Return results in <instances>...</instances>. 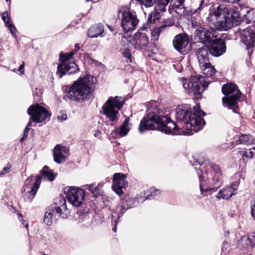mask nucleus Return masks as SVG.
Returning a JSON list of instances; mask_svg holds the SVG:
<instances>
[{
  "label": "nucleus",
  "mask_w": 255,
  "mask_h": 255,
  "mask_svg": "<svg viewBox=\"0 0 255 255\" xmlns=\"http://www.w3.org/2000/svg\"><path fill=\"white\" fill-rule=\"evenodd\" d=\"M146 107V116L140 121L139 126L140 132L157 128L167 134H192V131L200 130L205 124L202 118L205 113L199 110V104L194 107L193 113L189 105L178 106L176 110L177 124L168 117L163 115V112L158 108L156 102L149 103Z\"/></svg>",
  "instance_id": "nucleus-1"
},
{
  "label": "nucleus",
  "mask_w": 255,
  "mask_h": 255,
  "mask_svg": "<svg viewBox=\"0 0 255 255\" xmlns=\"http://www.w3.org/2000/svg\"><path fill=\"white\" fill-rule=\"evenodd\" d=\"M195 162L202 166H206L207 171L203 172L200 169V172L197 170V174L200 181V189L201 194L206 196V192L209 191H216L222 184L221 171L218 165L213 164L208 160L205 159L203 153L193 156Z\"/></svg>",
  "instance_id": "nucleus-2"
},
{
  "label": "nucleus",
  "mask_w": 255,
  "mask_h": 255,
  "mask_svg": "<svg viewBox=\"0 0 255 255\" xmlns=\"http://www.w3.org/2000/svg\"><path fill=\"white\" fill-rule=\"evenodd\" d=\"M96 79L93 76L86 75L80 77L65 89L64 98L66 100L82 102L88 100L94 90Z\"/></svg>",
  "instance_id": "nucleus-3"
},
{
  "label": "nucleus",
  "mask_w": 255,
  "mask_h": 255,
  "mask_svg": "<svg viewBox=\"0 0 255 255\" xmlns=\"http://www.w3.org/2000/svg\"><path fill=\"white\" fill-rule=\"evenodd\" d=\"M125 103V98L122 97H110L103 105L102 109L103 114L108 120V125L114 126L119 117V111L123 107Z\"/></svg>",
  "instance_id": "nucleus-4"
},
{
  "label": "nucleus",
  "mask_w": 255,
  "mask_h": 255,
  "mask_svg": "<svg viewBox=\"0 0 255 255\" xmlns=\"http://www.w3.org/2000/svg\"><path fill=\"white\" fill-rule=\"evenodd\" d=\"M222 92L226 96L222 98L223 105L237 113L236 109L238 108V103L241 96L237 86L231 83L224 84L222 87Z\"/></svg>",
  "instance_id": "nucleus-5"
},
{
  "label": "nucleus",
  "mask_w": 255,
  "mask_h": 255,
  "mask_svg": "<svg viewBox=\"0 0 255 255\" xmlns=\"http://www.w3.org/2000/svg\"><path fill=\"white\" fill-rule=\"evenodd\" d=\"M185 81L186 79L184 77L178 78L179 82L182 85L184 88L189 93H193L197 98L200 96L209 85V83L205 81L204 78L199 75L192 76L187 84L185 82Z\"/></svg>",
  "instance_id": "nucleus-6"
},
{
  "label": "nucleus",
  "mask_w": 255,
  "mask_h": 255,
  "mask_svg": "<svg viewBox=\"0 0 255 255\" xmlns=\"http://www.w3.org/2000/svg\"><path fill=\"white\" fill-rule=\"evenodd\" d=\"M75 53L76 52L74 51L60 53L59 61L61 63L58 65L56 72V74L60 78H61L64 75L72 74L79 71V68L75 62H68Z\"/></svg>",
  "instance_id": "nucleus-7"
},
{
  "label": "nucleus",
  "mask_w": 255,
  "mask_h": 255,
  "mask_svg": "<svg viewBox=\"0 0 255 255\" xmlns=\"http://www.w3.org/2000/svg\"><path fill=\"white\" fill-rule=\"evenodd\" d=\"M232 8L228 7L223 4H217L211 7L207 17V24L209 27L213 28H217V24L221 22L223 20L220 19L222 15L224 18Z\"/></svg>",
  "instance_id": "nucleus-8"
},
{
  "label": "nucleus",
  "mask_w": 255,
  "mask_h": 255,
  "mask_svg": "<svg viewBox=\"0 0 255 255\" xmlns=\"http://www.w3.org/2000/svg\"><path fill=\"white\" fill-rule=\"evenodd\" d=\"M119 13H122L121 25L125 32L134 30L139 20L134 11L128 10H120Z\"/></svg>",
  "instance_id": "nucleus-9"
},
{
  "label": "nucleus",
  "mask_w": 255,
  "mask_h": 255,
  "mask_svg": "<svg viewBox=\"0 0 255 255\" xmlns=\"http://www.w3.org/2000/svg\"><path fill=\"white\" fill-rule=\"evenodd\" d=\"M41 181V175H38L36 179L34 176H30L27 178L22 186L21 191L26 192L28 198L31 202L34 198Z\"/></svg>",
  "instance_id": "nucleus-10"
},
{
  "label": "nucleus",
  "mask_w": 255,
  "mask_h": 255,
  "mask_svg": "<svg viewBox=\"0 0 255 255\" xmlns=\"http://www.w3.org/2000/svg\"><path fill=\"white\" fill-rule=\"evenodd\" d=\"M240 22L241 18L239 12L232 8L228 14L224 17L222 22H219V24H217V28L219 30H227L239 24Z\"/></svg>",
  "instance_id": "nucleus-11"
},
{
  "label": "nucleus",
  "mask_w": 255,
  "mask_h": 255,
  "mask_svg": "<svg viewBox=\"0 0 255 255\" xmlns=\"http://www.w3.org/2000/svg\"><path fill=\"white\" fill-rule=\"evenodd\" d=\"M85 191L78 188L70 186L67 188L66 197L73 206L79 207L85 200Z\"/></svg>",
  "instance_id": "nucleus-12"
},
{
  "label": "nucleus",
  "mask_w": 255,
  "mask_h": 255,
  "mask_svg": "<svg viewBox=\"0 0 255 255\" xmlns=\"http://www.w3.org/2000/svg\"><path fill=\"white\" fill-rule=\"evenodd\" d=\"M207 29L202 27H198L195 31V35L199 42L202 43H211L217 38V30L209 27Z\"/></svg>",
  "instance_id": "nucleus-13"
},
{
  "label": "nucleus",
  "mask_w": 255,
  "mask_h": 255,
  "mask_svg": "<svg viewBox=\"0 0 255 255\" xmlns=\"http://www.w3.org/2000/svg\"><path fill=\"white\" fill-rule=\"evenodd\" d=\"M27 114L35 123H41L50 116L49 112L38 104L30 106L27 109Z\"/></svg>",
  "instance_id": "nucleus-14"
},
{
  "label": "nucleus",
  "mask_w": 255,
  "mask_h": 255,
  "mask_svg": "<svg viewBox=\"0 0 255 255\" xmlns=\"http://www.w3.org/2000/svg\"><path fill=\"white\" fill-rule=\"evenodd\" d=\"M149 41V37L146 33L138 31L133 35L131 43L136 49L146 50Z\"/></svg>",
  "instance_id": "nucleus-15"
},
{
  "label": "nucleus",
  "mask_w": 255,
  "mask_h": 255,
  "mask_svg": "<svg viewBox=\"0 0 255 255\" xmlns=\"http://www.w3.org/2000/svg\"><path fill=\"white\" fill-rule=\"evenodd\" d=\"M125 174L121 173H115L113 179V190L118 195L121 196L124 194L123 188L128 186Z\"/></svg>",
  "instance_id": "nucleus-16"
},
{
  "label": "nucleus",
  "mask_w": 255,
  "mask_h": 255,
  "mask_svg": "<svg viewBox=\"0 0 255 255\" xmlns=\"http://www.w3.org/2000/svg\"><path fill=\"white\" fill-rule=\"evenodd\" d=\"M241 40L248 49L252 48L255 43V27L252 26L243 29L241 33Z\"/></svg>",
  "instance_id": "nucleus-17"
},
{
  "label": "nucleus",
  "mask_w": 255,
  "mask_h": 255,
  "mask_svg": "<svg viewBox=\"0 0 255 255\" xmlns=\"http://www.w3.org/2000/svg\"><path fill=\"white\" fill-rule=\"evenodd\" d=\"M209 46L210 50V55L214 57H219L226 52L225 42L221 38H217Z\"/></svg>",
  "instance_id": "nucleus-18"
},
{
  "label": "nucleus",
  "mask_w": 255,
  "mask_h": 255,
  "mask_svg": "<svg viewBox=\"0 0 255 255\" xmlns=\"http://www.w3.org/2000/svg\"><path fill=\"white\" fill-rule=\"evenodd\" d=\"M56 213L61 218L66 219L70 213L66 205V201L65 198L59 197L54 202V207Z\"/></svg>",
  "instance_id": "nucleus-19"
},
{
  "label": "nucleus",
  "mask_w": 255,
  "mask_h": 255,
  "mask_svg": "<svg viewBox=\"0 0 255 255\" xmlns=\"http://www.w3.org/2000/svg\"><path fill=\"white\" fill-rule=\"evenodd\" d=\"M239 184V181H236L231 186H227L222 190H220L216 195V198L218 199L228 200L234 194V192L237 190Z\"/></svg>",
  "instance_id": "nucleus-20"
},
{
  "label": "nucleus",
  "mask_w": 255,
  "mask_h": 255,
  "mask_svg": "<svg viewBox=\"0 0 255 255\" xmlns=\"http://www.w3.org/2000/svg\"><path fill=\"white\" fill-rule=\"evenodd\" d=\"M189 43L188 37L184 34L177 35L173 40V45L174 48L181 54H183L185 49Z\"/></svg>",
  "instance_id": "nucleus-21"
},
{
  "label": "nucleus",
  "mask_w": 255,
  "mask_h": 255,
  "mask_svg": "<svg viewBox=\"0 0 255 255\" xmlns=\"http://www.w3.org/2000/svg\"><path fill=\"white\" fill-rule=\"evenodd\" d=\"M68 154L69 149L66 146L57 144L55 147L53 152L54 160L58 164L61 163L65 160Z\"/></svg>",
  "instance_id": "nucleus-22"
},
{
  "label": "nucleus",
  "mask_w": 255,
  "mask_h": 255,
  "mask_svg": "<svg viewBox=\"0 0 255 255\" xmlns=\"http://www.w3.org/2000/svg\"><path fill=\"white\" fill-rule=\"evenodd\" d=\"M196 55L199 65L205 64L210 61V50L209 45H204L198 49Z\"/></svg>",
  "instance_id": "nucleus-23"
},
{
  "label": "nucleus",
  "mask_w": 255,
  "mask_h": 255,
  "mask_svg": "<svg viewBox=\"0 0 255 255\" xmlns=\"http://www.w3.org/2000/svg\"><path fill=\"white\" fill-rule=\"evenodd\" d=\"M255 245V233H253L244 236L239 242V247L247 249L248 247H253Z\"/></svg>",
  "instance_id": "nucleus-24"
},
{
  "label": "nucleus",
  "mask_w": 255,
  "mask_h": 255,
  "mask_svg": "<svg viewBox=\"0 0 255 255\" xmlns=\"http://www.w3.org/2000/svg\"><path fill=\"white\" fill-rule=\"evenodd\" d=\"M104 27L102 24H97L91 26L88 29V35L91 38H96L99 36L103 37Z\"/></svg>",
  "instance_id": "nucleus-25"
},
{
  "label": "nucleus",
  "mask_w": 255,
  "mask_h": 255,
  "mask_svg": "<svg viewBox=\"0 0 255 255\" xmlns=\"http://www.w3.org/2000/svg\"><path fill=\"white\" fill-rule=\"evenodd\" d=\"M129 118H126L123 124L119 128L116 129V132L119 134L121 136L126 135L130 129L129 128Z\"/></svg>",
  "instance_id": "nucleus-26"
},
{
  "label": "nucleus",
  "mask_w": 255,
  "mask_h": 255,
  "mask_svg": "<svg viewBox=\"0 0 255 255\" xmlns=\"http://www.w3.org/2000/svg\"><path fill=\"white\" fill-rule=\"evenodd\" d=\"M200 67L202 69L203 74L207 77L212 76L216 71L214 67L210 62L206 63L205 64L201 65Z\"/></svg>",
  "instance_id": "nucleus-27"
},
{
  "label": "nucleus",
  "mask_w": 255,
  "mask_h": 255,
  "mask_svg": "<svg viewBox=\"0 0 255 255\" xmlns=\"http://www.w3.org/2000/svg\"><path fill=\"white\" fill-rule=\"evenodd\" d=\"M169 1L167 0H157L154 8V12L157 14H160L161 12L166 10V7Z\"/></svg>",
  "instance_id": "nucleus-28"
},
{
  "label": "nucleus",
  "mask_w": 255,
  "mask_h": 255,
  "mask_svg": "<svg viewBox=\"0 0 255 255\" xmlns=\"http://www.w3.org/2000/svg\"><path fill=\"white\" fill-rule=\"evenodd\" d=\"M237 142L245 145L255 144V137L250 134H242L240 136Z\"/></svg>",
  "instance_id": "nucleus-29"
},
{
  "label": "nucleus",
  "mask_w": 255,
  "mask_h": 255,
  "mask_svg": "<svg viewBox=\"0 0 255 255\" xmlns=\"http://www.w3.org/2000/svg\"><path fill=\"white\" fill-rule=\"evenodd\" d=\"M244 22L246 23H255V9H251L247 11L246 14L242 17V22Z\"/></svg>",
  "instance_id": "nucleus-30"
},
{
  "label": "nucleus",
  "mask_w": 255,
  "mask_h": 255,
  "mask_svg": "<svg viewBox=\"0 0 255 255\" xmlns=\"http://www.w3.org/2000/svg\"><path fill=\"white\" fill-rule=\"evenodd\" d=\"M41 175L47 178L49 181H53L56 175L54 174L51 170H49L47 166L43 167L42 170L40 171Z\"/></svg>",
  "instance_id": "nucleus-31"
},
{
  "label": "nucleus",
  "mask_w": 255,
  "mask_h": 255,
  "mask_svg": "<svg viewBox=\"0 0 255 255\" xmlns=\"http://www.w3.org/2000/svg\"><path fill=\"white\" fill-rule=\"evenodd\" d=\"M168 26V25L162 24L159 27H154L151 31V35L154 37L155 39L157 40L161 32Z\"/></svg>",
  "instance_id": "nucleus-32"
},
{
  "label": "nucleus",
  "mask_w": 255,
  "mask_h": 255,
  "mask_svg": "<svg viewBox=\"0 0 255 255\" xmlns=\"http://www.w3.org/2000/svg\"><path fill=\"white\" fill-rule=\"evenodd\" d=\"M53 212L51 210L47 211L43 218L44 222L47 225L50 226L52 224Z\"/></svg>",
  "instance_id": "nucleus-33"
},
{
  "label": "nucleus",
  "mask_w": 255,
  "mask_h": 255,
  "mask_svg": "<svg viewBox=\"0 0 255 255\" xmlns=\"http://www.w3.org/2000/svg\"><path fill=\"white\" fill-rule=\"evenodd\" d=\"M5 26L6 28H7L9 29L10 33L11 34V35H13V37L16 39L17 38V36L16 35L17 30L14 25L13 24L12 21H11L10 22H7L6 23V25Z\"/></svg>",
  "instance_id": "nucleus-34"
},
{
  "label": "nucleus",
  "mask_w": 255,
  "mask_h": 255,
  "mask_svg": "<svg viewBox=\"0 0 255 255\" xmlns=\"http://www.w3.org/2000/svg\"><path fill=\"white\" fill-rule=\"evenodd\" d=\"M161 14H157L154 11L151 12L147 18V23H154L155 22L156 19H158L160 18Z\"/></svg>",
  "instance_id": "nucleus-35"
},
{
  "label": "nucleus",
  "mask_w": 255,
  "mask_h": 255,
  "mask_svg": "<svg viewBox=\"0 0 255 255\" xmlns=\"http://www.w3.org/2000/svg\"><path fill=\"white\" fill-rule=\"evenodd\" d=\"M159 193L158 190H156L154 188H150L148 191H147L145 194L147 195L145 199H151L156 195Z\"/></svg>",
  "instance_id": "nucleus-36"
},
{
  "label": "nucleus",
  "mask_w": 255,
  "mask_h": 255,
  "mask_svg": "<svg viewBox=\"0 0 255 255\" xmlns=\"http://www.w3.org/2000/svg\"><path fill=\"white\" fill-rule=\"evenodd\" d=\"M123 200L126 203L127 208H131L135 202V200L132 198H129L128 196H125Z\"/></svg>",
  "instance_id": "nucleus-37"
},
{
  "label": "nucleus",
  "mask_w": 255,
  "mask_h": 255,
  "mask_svg": "<svg viewBox=\"0 0 255 255\" xmlns=\"http://www.w3.org/2000/svg\"><path fill=\"white\" fill-rule=\"evenodd\" d=\"M123 55L127 59L128 62H132L131 54L128 49H125L123 52Z\"/></svg>",
  "instance_id": "nucleus-38"
},
{
  "label": "nucleus",
  "mask_w": 255,
  "mask_h": 255,
  "mask_svg": "<svg viewBox=\"0 0 255 255\" xmlns=\"http://www.w3.org/2000/svg\"><path fill=\"white\" fill-rule=\"evenodd\" d=\"M1 17L3 21L4 22L5 25H6V23L7 22H10L11 20L10 17L8 15V13L7 11H4L2 12L1 14Z\"/></svg>",
  "instance_id": "nucleus-39"
},
{
  "label": "nucleus",
  "mask_w": 255,
  "mask_h": 255,
  "mask_svg": "<svg viewBox=\"0 0 255 255\" xmlns=\"http://www.w3.org/2000/svg\"><path fill=\"white\" fill-rule=\"evenodd\" d=\"M11 168V165L9 163L7 164L6 167L3 168L2 170L0 171V176H1L5 173H8L10 171Z\"/></svg>",
  "instance_id": "nucleus-40"
},
{
  "label": "nucleus",
  "mask_w": 255,
  "mask_h": 255,
  "mask_svg": "<svg viewBox=\"0 0 255 255\" xmlns=\"http://www.w3.org/2000/svg\"><path fill=\"white\" fill-rule=\"evenodd\" d=\"M251 208L252 216L254 218L255 221V199L251 201Z\"/></svg>",
  "instance_id": "nucleus-41"
},
{
  "label": "nucleus",
  "mask_w": 255,
  "mask_h": 255,
  "mask_svg": "<svg viewBox=\"0 0 255 255\" xmlns=\"http://www.w3.org/2000/svg\"><path fill=\"white\" fill-rule=\"evenodd\" d=\"M88 190L91 192V193L94 195L95 192L96 191L97 187H95L94 184H92L90 185H86L85 186Z\"/></svg>",
  "instance_id": "nucleus-42"
},
{
  "label": "nucleus",
  "mask_w": 255,
  "mask_h": 255,
  "mask_svg": "<svg viewBox=\"0 0 255 255\" xmlns=\"http://www.w3.org/2000/svg\"><path fill=\"white\" fill-rule=\"evenodd\" d=\"M30 128H28L26 127L25 128V129H24V132H23V136L20 138V141L21 142H23V141L25 140V138H27V134L28 133V132H29V130Z\"/></svg>",
  "instance_id": "nucleus-43"
},
{
  "label": "nucleus",
  "mask_w": 255,
  "mask_h": 255,
  "mask_svg": "<svg viewBox=\"0 0 255 255\" xmlns=\"http://www.w3.org/2000/svg\"><path fill=\"white\" fill-rule=\"evenodd\" d=\"M121 214H122V215L128 208H127V205L126 204V203L125 202V201L123 200H122V205L121 206Z\"/></svg>",
  "instance_id": "nucleus-44"
},
{
  "label": "nucleus",
  "mask_w": 255,
  "mask_h": 255,
  "mask_svg": "<svg viewBox=\"0 0 255 255\" xmlns=\"http://www.w3.org/2000/svg\"><path fill=\"white\" fill-rule=\"evenodd\" d=\"M67 118V114L64 113V112H61L60 113V115H59L58 116V119L59 120H62V121H63V120H66Z\"/></svg>",
  "instance_id": "nucleus-45"
},
{
  "label": "nucleus",
  "mask_w": 255,
  "mask_h": 255,
  "mask_svg": "<svg viewBox=\"0 0 255 255\" xmlns=\"http://www.w3.org/2000/svg\"><path fill=\"white\" fill-rule=\"evenodd\" d=\"M242 156L244 157L245 156L247 158H251L253 156V152L252 151H250L248 153L245 151L242 154Z\"/></svg>",
  "instance_id": "nucleus-46"
},
{
  "label": "nucleus",
  "mask_w": 255,
  "mask_h": 255,
  "mask_svg": "<svg viewBox=\"0 0 255 255\" xmlns=\"http://www.w3.org/2000/svg\"><path fill=\"white\" fill-rule=\"evenodd\" d=\"M24 65H25L24 62L22 61V64L20 65L19 68L17 70L20 73L21 75L24 74Z\"/></svg>",
  "instance_id": "nucleus-47"
},
{
  "label": "nucleus",
  "mask_w": 255,
  "mask_h": 255,
  "mask_svg": "<svg viewBox=\"0 0 255 255\" xmlns=\"http://www.w3.org/2000/svg\"><path fill=\"white\" fill-rule=\"evenodd\" d=\"M221 1L223 2H226L229 3H237L240 1L241 0H220Z\"/></svg>",
  "instance_id": "nucleus-48"
},
{
  "label": "nucleus",
  "mask_w": 255,
  "mask_h": 255,
  "mask_svg": "<svg viewBox=\"0 0 255 255\" xmlns=\"http://www.w3.org/2000/svg\"><path fill=\"white\" fill-rule=\"evenodd\" d=\"M114 216L112 215V224L114 223L115 225V227L114 228H113V231L115 232H116V226H117V221H116V220H114Z\"/></svg>",
  "instance_id": "nucleus-49"
},
{
  "label": "nucleus",
  "mask_w": 255,
  "mask_h": 255,
  "mask_svg": "<svg viewBox=\"0 0 255 255\" xmlns=\"http://www.w3.org/2000/svg\"><path fill=\"white\" fill-rule=\"evenodd\" d=\"M18 216H19V217H18L19 220L20 221H22V220L23 221H22V224H23V225H24V222L25 221H24V220H23V217H22V214H20V213H18Z\"/></svg>",
  "instance_id": "nucleus-50"
},
{
  "label": "nucleus",
  "mask_w": 255,
  "mask_h": 255,
  "mask_svg": "<svg viewBox=\"0 0 255 255\" xmlns=\"http://www.w3.org/2000/svg\"><path fill=\"white\" fill-rule=\"evenodd\" d=\"M101 132L99 130H97L95 133H94V136L95 137H98L100 135Z\"/></svg>",
  "instance_id": "nucleus-51"
},
{
  "label": "nucleus",
  "mask_w": 255,
  "mask_h": 255,
  "mask_svg": "<svg viewBox=\"0 0 255 255\" xmlns=\"http://www.w3.org/2000/svg\"><path fill=\"white\" fill-rule=\"evenodd\" d=\"M75 48H76V52L80 49V45L79 44L77 43L75 45Z\"/></svg>",
  "instance_id": "nucleus-52"
},
{
  "label": "nucleus",
  "mask_w": 255,
  "mask_h": 255,
  "mask_svg": "<svg viewBox=\"0 0 255 255\" xmlns=\"http://www.w3.org/2000/svg\"><path fill=\"white\" fill-rule=\"evenodd\" d=\"M30 120H32L31 119H30L29 122L27 124V128H28L29 127H30L31 126V122Z\"/></svg>",
  "instance_id": "nucleus-53"
},
{
  "label": "nucleus",
  "mask_w": 255,
  "mask_h": 255,
  "mask_svg": "<svg viewBox=\"0 0 255 255\" xmlns=\"http://www.w3.org/2000/svg\"><path fill=\"white\" fill-rule=\"evenodd\" d=\"M108 28H109V29L111 31H114V28L112 27L111 26L108 25Z\"/></svg>",
  "instance_id": "nucleus-54"
},
{
  "label": "nucleus",
  "mask_w": 255,
  "mask_h": 255,
  "mask_svg": "<svg viewBox=\"0 0 255 255\" xmlns=\"http://www.w3.org/2000/svg\"><path fill=\"white\" fill-rule=\"evenodd\" d=\"M24 225H25V228L28 230V224L26 223Z\"/></svg>",
  "instance_id": "nucleus-55"
},
{
  "label": "nucleus",
  "mask_w": 255,
  "mask_h": 255,
  "mask_svg": "<svg viewBox=\"0 0 255 255\" xmlns=\"http://www.w3.org/2000/svg\"><path fill=\"white\" fill-rule=\"evenodd\" d=\"M192 164L193 165H196L195 163H194L193 164Z\"/></svg>",
  "instance_id": "nucleus-56"
},
{
  "label": "nucleus",
  "mask_w": 255,
  "mask_h": 255,
  "mask_svg": "<svg viewBox=\"0 0 255 255\" xmlns=\"http://www.w3.org/2000/svg\"><path fill=\"white\" fill-rule=\"evenodd\" d=\"M252 149H254V150H255V147H253V148H252Z\"/></svg>",
  "instance_id": "nucleus-57"
},
{
  "label": "nucleus",
  "mask_w": 255,
  "mask_h": 255,
  "mask_svg": "<svg viewBox=\"0 0 255 255\" xmlns=\"http://www.w3.org/2000/svg\"><path fill=\"white\" fill-rule=\"evenodd\" d=\"M15 70H16V69H15L13 70V71L15 72Z\"/></svg>",
  "instance_id": "nucleus-58"
},
{
  "label": "nucleus",
  "mask_w": 255,
  "mask_h": 255,
  "mask_svg": "<svg viewBox=\"0 0 255 255\" xmlns=\"http://www.w3.org/2000/svg\"><path fill=\"white\" fill-rule=\"evenodd\" d=\"M9 0H5L6 1H9Z\"/></svg>",
  "instance_id": "nucleus-59"
},
{
  "label": "nucleus",
  "mask_w": 255,
  "mask_h": 255,
  "mask_svg": "<svg viewBox=\"0 0 255 255\" xmlns=\"http://www.w3.org/2000/svg\"><path fill=\"white\" fill-rule=\"evenodd\" d=\"M167 1H168L169 2L170 1V0H167Z\"/></svg>",
  "instance_id": "nucleus-60"
}]
</instances>
